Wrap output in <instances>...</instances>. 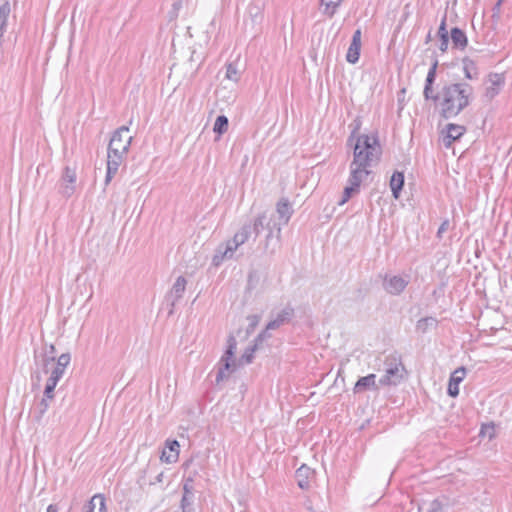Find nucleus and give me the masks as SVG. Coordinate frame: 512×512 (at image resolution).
I'll return each instance as SVG.
<instances>
[{"instance_id":"nucleus-1","label":"nucleus","mask_w":512,"mask_h":512,"mask_svg":"<svg viewBox=\"0 0 512 512\" xmlns=\"http://www.w3.org/2000/svg\"><path fill=\"white\" fill-rule=\"evenodd\" d=\"M380 155L381 146L377 136L363 134L357 138L350 165L349 185L344 188L338 205H344L353 194L359 192L361 182L370 174L369 168L378 162Z\"/></svg>"},{"instance_id":"nucleus-2","label":"nucleus","mask_w":512,"mask_h":512,"mask_svg":"<svg viewBox=\"0 0 512 512\" xmlns=\"http://www.w3.org/2000/svg\"><path fill=\"white\" fill-rule=\"evenodd\" d=\"M275 222L274 216L267 212L257 215L252 223L244 224L231 240L217 247L212 260L213 264L219 266L224 260L231 259L238 247L246 243L252 233L257 237L263 230L275 227Z\"/></svg>"},{"instance_id":"nucleus-3","label":"nucleus","mask_w":512,"mask_h":512,"mask_svg":"<svg viewBox=\"0 0 512 512\" xmlns=\"http://www.w3.org/2000/svg\"><path fill=\"white\" fill-rule=\"evenodd\" d=\"M473 93L467 83H452L442 87L440 91V114L443 118L456 117L470 103Z\"/></svg>"},{"instance_id":"nucleus-4","label":"nucleus","mask_w":512,"mask_h":512,"mask_svg":"<svg viewBox=\"0 0 512 512\" xmlns=\"http://www.w3.org/2000/svg\"><path fill=\"white\" fill-rule=\"evenodd\" d=\"M384 375L379 379L380 385H397L404 377L405 368L401 358L397 355H388L383 361Z\"/></svg>"},{"instance_id":"nucleus-5","label":"nucleus","mask_w":512,"mask_h":512,"mask_svg":"<svg viewBox=\"0 0 512 512\" xmlns=\"http://www.w3.org/2000/svg\"><path fill=\"white\" fill-rule=\"evenodd\" d=\"M237 341L233 335H230L227 339V349L224 355L221 357L219 362V369L216 375V383H220L224 379H227L229 373L234 371L236 368L233 356L236 350Z\"/></svg>"},{"instance_id":"nucleus-6","label":"nucleus","mask_w":512,"mask_h":512,"mask_svg":"<svg viewBox=\"0 0 512 512\" xmlns=\"http://www.w3.org/2000/svg\"><path fill=\"white\" fill-rule=\"evenodd\" d=\"M409 284L408 276L386 274L383 279L384 290L391 295H399Z\"/></svg>"},{"instance_id":"nucleus-7","label":"nucleus","mask_w":512,"mask_h":512,"mask_svg":"<svg viewBox=\"0 0 512 512\" xmlns=\"http://www.w3.org/2000/svg\"><path fill=\"white\" fill-rule=\"evenodd\" d=\"M186 284H187V281H186L185 277L179 276L176 279V281L173 284L170 291L167 293V295L165 297V301L168 304V306L170 307V309H169L170 315L173 314L174 308H175L176 304L179 302V300L183 298V295H184V292L186 289Z\"/></svg>"},{"instance_id":"nucleus-8","label":"nucleus","mask_w":512,"mask_h":512,"mask_svg":"<svg viewBox=\"0 0 512 512\" xmlns=\"http://www.w3.org/2000/svg\"><path fill=\"white\" fill-rule=\"evenodd\" d=\"M466 132V128L462 125L450 123L446 126V131H442L441 142L446 148H450L452 143Z\"/></svg>"},{"instance_id":"nucleus-9","label":"nucleus","mask_w":512,"mask_h":512,"mask_svg":"<svg viewBox=\"0 0 512 512\" xmlns=\"http://www.w3.org/2000/svg\"><path fill=\"white\" fill-rule=\"evenodd\" d=\"M133 137L129 135V128L121 126L112 135L109 145L129 150Z\"/></svg>"},{"instance_id":"nucleus-10","label":"nucleus","mask_w":512,"mask_h":512,"mask_svg":"<svg viewBox=\"0 0 512 512\" xmlns=\"http://www.w3.org/2000/svg\"><path fill=\"white\" fill-rule=\"evenodd\" d=\"M265 237L264 249L270 253H274L276 247L280 242L281 237V223L275 222V227L268 228Z\"/></svg>"},{"instance_id":"nucleus-11","label":"nucleus","mask_w":512,"mask_h":512,"mask_svg":"<svg viewBox=\"0 0 512 512\" xmlns=\"http://www.w3.org/2000/svg\"><path fill=\"white\" fill-rule=\"evenodd\" d=\"M360 48H361V30L357 29L353 36L351 44L348 48L346 59L349 63H356L359 60L360 55Z\"/></svg>"},{"instance_id":"nucleus-12","label":"nucleus","mask_w":512,"mask_h":512,"mask_svg":"<svg viewBox=\"0 0 512 512\" xmlns=\"http://www.w3.org/2000/svg\"><path fill=\"white\" fill-rule=\"evenodd\" d=\"M294 316V309L291 306H286L281 312H279L275 319L268 322L266 325L267 330L278 329L285 323H288Z\"/></svg>"},{"instance_id":"nucleus-13","label":"nucleus","mask_w":512,"mask_h":512,"mask_svg":"<svg viewBox=\"0 0 512 512\" xmlns=\"http://www.w3.org/2000/svg\"><path fill=\"white\" fill-rule=\"evenodd\" d=\"M490 86L486 88L485 96L492 100L496 95H498L500 88L505 83V78L502 74L493 73L489 75Z\"/></svg>"},{"instance_id":"nucleus-14","label":"nucleus","mask_w":512,"mask_h":512,"mask_svg":"<svg viewBox=\"0 0 512 512\" xmlns=\"http://www.w3.org/2000/svg\"><path fill=\"white\" fill-rule=\"evenodd\" d=\"M276 212L279 217L278 223H281V225H286L293 214V208L287 198H281L277 202Z\"/></svg>"},{"instance_id":"nucleus-15","label":"nucleus","mask_w":512,"mask_h":512,"mask_svg":"<svg viewBox=\"0 0 512 512\" xmlns=\"http://www.w3.org/2000/svg\"><path fill=\"white\" fill-rule=\"evenodd\" d=\"M466 375V369L464 367L457 368L450 377L448 384V394L451 397H456L459 394V384L463 381Z\"/></svg>"},{"instance_id":"nucleus-16","label":"nucleus","mask_w":512,"mask_h":512,"mask_svg":"<svg viewBox=\"0 0 512 512\" xmlns=\"http://www.w3.org/2000/svg\"><path fill=\"white\" fill-rule=\"evenodd\" d=\"M126 157L107 155V171L105 176V185H108L117 174L120 165Z\"/></svg>"},{"instance_id":"nucleus-17","label":"nucleus","mask_w":512,"mask_h":512,"mask_svg":"<svg viewBox=\"0 0 512 512\" xmlns=\"http://www.w3.org/2000/svg\"><path fill=\"white\" fill-rule=\"evenodd\" d=\"M179 443L177 440H167L166 448H168L169 452L163 450L160 460L166 463L176 462L179 455Z\"/></svg>"},{"instance_id":"nucleus-18","label":"nucleus","mask_w":512,"mask_h":512,"mask_svg":"<svg viewBox=\"0 0 512 512\" xmlns=\"http://www.w3.org/2000/svg\"><path fill=\"white\" fill-rule=\"evenodd\" d=\"M450 38L452 46L455 49L464 50L468 45V38L466 36V33L458 27H454L451 29Z\"/></svg>"},{"instance_id":"nucleus-19","label":"nucleus","mask_w":512,"mask_h":512,"mask_svg":"<svg viewBox=\"0 0 512 512\" xmlns=\"http://www.w3.org/2000/svg\"><path fill=\"white\" fill-rule=\"evenodd\" d=\"M313 474L314 471L306 465H302L300 468H298L295 474L298 486L301 489H308L310 486L309 479L313 476Z\"/></svg>"},{"instance_id":"nucleus-20","label":"nucleus","mask_w":512,"mask_h":512,"mask_svg":"<svg viewBox=\"0 0 512 512\" xmlns=\"http://www.w3.org/2000/svg\"><path fill=\"white\" fill-rule=\"evenodd\" d=\"M376 375L375 374H369L365 377H361L358 379L354 386V392L359 393L368 389H377L376 385Z\"/></svg>"},{"instance_id":"nucleus-21","label":"nucleus","mask_w":512,"mask_h":512,"mask_svg":"<svg viewBox=\"0 0 512 512\" xmlns=\"http://www.w3.org/2000/svg\"><path fill=\"white\" fill-rule=\"evenodd\" d=\"M403 186L404 174L402 172L395 171L390 179V188L395 199L400 197Z\"/></svg>"},{"instance_id":"nucleus-22","label":"nucleus","mask_w":512,"mask_h":512,"mask_svg":"<svg viewBox=\"0 0 512 512\" xmlns=\"http://www.w3.org/2000/svg\"><path fill=\"white\" fill-rule=\"evenodd\" d=\"M86 512H107L105 498L102 495H95L87 505Z\"/></svg>"},{"instance_id":"nucleus-23","label":"nucleus","mask_w":512,"mask_h":512,"mask_svg":"<svg viewBox=\"0 0 512 512\" xmlns=\"http://www.w3.org/2000/svg\"><path fill=\"white\" fill-rule=\"evenodd\" d=\"M51 400L52 399H46V397L43 396V398L39 401V403L36 404L34 411H33V415H34L35 420L38 423L42 420L43 416L47 412V410L50 406L49 401H51Z\"/></svg>"},{"instance_id":"nucleus-24","label":"nucleus","mask_w":512,"mask_h":512,"mask_svg":"<svg viewBox=\"0 0 512 512\" xmlns=\"http://www.w3.org/2000/svg\"><path fill=\"white\" fill-rule=\"evenodd\" d=\"M463 70L467 79H475L478 76L477 67L473 60L468 57L462 59Z\"/></svg>"},{"instance_id":"nucleus-25","label":"nucleus","mask_w":512,"mask_h":512,"mask_svg":"<svg viewBox=\"0 0 512 512\" xmlns=\"http://www.w3.org/2000/svg\"><path fill=\"white\" fill-rule=\"evenodd\" d=\"M34 360L37 366H40L42 371L47 374L50 370V366L54 365L55 361H52V356L50 355H38L37 352H34Z\"/></svg>"},{"instance_id":"nucleus-26","label":"nucleus","mask_w":512,"mask_h":512,"mask_svg":"<svg viewBox=\"0 0 512 512\" xmlns=\"http://www.w3.org/2000/svg\"><path fill=\"white\" fill-rule=\"evenodd\" d=\"M437 320L433 317H425L417 321L416 330L421 333H426L430 327H435Z\"/></svg>"},{"instance_id":"nucleus-27","label":"nucleus","mask_w":512,"mask_h":512,"mask_svg":"<svg viewBox=\"0 0 512 512\" xmlns=\"http://www.w3.org/2000/svg\"><path fill=\"white\" fill-rule=\"evenodd\" d=\"M228 126V118L225 115H219L215 120L213 131L219 135H222L227 131Z\"/></svg>"},{"instance_id":"nucleus-28","label":"nucleus","mask_w":512,"mask_h":512,"mask_svg":"<svg viewBox=\"0 0 512 512\" xmlns=\"http://www.w3.org/2000/svg\"><path fill=\"white\" fill-rule=\"evenodd\" d=\"M256 350H257V345H252V346L248 347L245 350V352L243 353V355L241 356V358L239 359V364L240 365L250 364L253 360L254 352Z\"/></svg>"},{"instance_id":"nucleus-29","label":"nucleus","mask_w":512,"mask_h":512,"mask_svg":"<svg viewBox=\"0 0 512 512\" xmlns=\"http://www.w3.org/2000/svg\"><path fill=\"white\" fill-rule=\"evenodd\" d=\"M226 78L237 82L240 79V72L238 71L237 67L233 63H229L226 66Z\"/></svg>"},{"instance_id":"nucleus-30","label":"nucleus","mask_w":512,"mask_h":512,"mask_svg":"<svg viewBox=\"0 0 512 512\" xmlns=\"http://www.w3.org/2000/svg\"><path fill=\"white\" fill-rule=\"evenodd\" d=\"M57 384L58 383L56 381H54V383H53L52 379H50V378L47 379L44 393H43V396H45L46 399H54V390H55V387L57 386Z\"/></svg>"},{"instance_id":"nucleus-31","label":"nucleus","mask_w":512,"mask_h":512,"mask_svg":"<svg viewBox=\"0 0 512 512\" xmlns=\"http://www.w3.org/2000/svg\"><path fill=\"white\" fill-rule=\"evenodd\" d=\"M247 320L249 321V325L246 329V336H249L254 332L255 328L259 324L260 316L259 315H249L247 317Z\"/></svg>"},{"instance_id":"nucleus-32","label":"nucleus","mask_w":512,"mask_h":512,"mask_svg":"<svg viewBox=\"0 0 512 512\" xmlns=\"http://www.w3.org/2000/svg\"><path fill=\"white\" fill-rule=\"evenodd\" d=\"M433 85L425 84L423 95L426 100H433L434 102L440 101V93L433 94Z\"/></svg>"},{"instance_id":"nucleus-33","label":"nucleus","mask_w":512,"mask_h":512,"mask_svg":"<svg viewBox=\"0 0 512 512\" xmlns=\"http://www.w3.org/2000/svg\"><path fill=\"white\" fill-rule=\"evenodd\" d=\"M248 13L251 16L253 22H259L263 18V15L261 13V9L259 6L250 5L248 7Z\"/></svg>"},{"instance_id":"nucleus-34","label":"nucleus","mask_w":512,"mask_h":512,"mask_svg":"<svg viewBox=\"0 0 512 512\" xmlns=\"http://www.w3.org/2000/svg\"><path fill=\"white\" fill-rule=\"evenodd\" d=\"M437 66H438V61L435 60L434 63L432 64V66L430 67L429 71H428V74H427V77H426V80H425V84H428V85H433L434 84L435 79H436Z\"/></svg>"},{"instance_id":"nucleus-35","label":"nucleus","mask_w":512,"mask_h":512,"mask_svg":"<svg viewBox=\"0 0 512 512\" xmlns=\"http://www.w3.org/2000/svg\"><path fill=\"white\" fill-rule=\"evenodd\" d=\"M63 181L69 184H73L76 181V173L73 169L66 167L64 169Z\"/></svg>"},{"instance_id":"nucleus-36","label":"nucleus","mask_w":512,"mask_h":512,"mask_svg":"<svg viewBox=\"0 0 512 512\" xmlns=\"http://www.w3.org/2000/svg\"><path fill=\"white\" fill-rule=\"evenodd\" d=\"M64 372H65V369L63 367L55 365L51 371L49 378L52 379L53 382L56 381L58 383L59 380L62 378Z\"/></svg>"},{"instance_id":"nucleus-37","label":"nucleus","mask_w":512,"mask_h":512,"mask_svg":"<svg viewBox=\"0 0 512 512\" xmlns=\"http://www.w3.org/2000/svg\"><path fill=\"white\" fill-rule=\"evenodd\" d=\"M129 150H126V149H121L119 147H112L111 145H108V151H107V155H112V156H122V157H126L127 156V153H128Z\"/></svg>"},{"instance_id":"nucleus-38","label":"nucleus","mask_w":512,"mask_h":512,"mask_svg":"<svg viewBox=\"0 0 512 512\" xmlns=\"http://www.w3.org/2000/svg\"><path fill=\"white\" fill-rule=\"evenodd\" d=\"M71 361V355L70 353H63L57 358V362L55 365H58L60 367H63L66 369V367L70 364Z\"/></svg>"},{"instance_id":"nucleus-39","label":"nucleus","mask_w":512,"mask_h":512,"mask_svg":"<svg viewBox=\"0 0 512 512\" xmlns=\"http://www.w3.org/2000/svg\"><path fill=\"white\" fill-rule=\"evenodd\" d=\"M437 34H438L439 39H442L443 37L450 38V34L448 33V31L446 29V15L443 17V19L440 23Z\"/></svg>"},{"instance_id":"nucleus-40","label":"nucleus","mask_w":512,"mask_h":512,"mask_svg":"<svg viewBox=\"0 0 512 512\" xmlns=\"http://www.w3.org/2000/svg\"><path fill=\"white\" fill-rule=\"evenodd\" d=\"M193 497L194 496L183 494L182 500H181V508H182L183 512H188L187 509L191 507V505L193 503Z\"/></svg>"},{"instance_id":"nucleus-41","label":"nucleus","mask_w":512,"mask_h":512,"mask_svg":"<svg viewBox=\"0 0 512 512\" xmlns=\"http://www.w3.org/2000/svg\"><path fill=\"white\" fill-rule=\"evenodd\" d=\"M183 494L194 496L193 495V480H192V478H188L185 480L184 485H183Z\"/></svg>"},{"instance_id":"nucleus-42","label":"nucleus","mask_w":512,"mask_h":512,"mask_svg":"<svg viewBox=\"0 0 512 512\" xmlns=\"http://www.w3.org/2000/svg\"><path fill=\"white\" fill-rule=\"evenodd\" d=\"M268 331L267 328L262 331L256 338H255V341H254V344L253 345H257V349L259 348V346L262 344V342L269 338L270 335L268 334Z\"/></svg>"},{"instance_id":"nucleus-43","label":"nucleus","mask_w":512,"mask_h":512,"mask_svg":"<svg viewBox=\"0 0 512 512\" xmlns=\"http://www.w3.org/2000/svg\"><path fill=\"white\" fill-rule=\"evenodd\" d=\"M268 331L267 328L262 331L256 338H255V341H254V344L253 345H257V349L259 348V346L262 344V342L269 338L270 335L268 334Z\"/></svg>"},{"instance_id":"nucleus-44","label":"nucleus","mask_w":512,"mask_h":512,"mask_svg":"<svg viewBox=\"0 0 512 512\" xmlns=\"http://www.w3.org/2000/svg\"><path fill=\"white\" fill-rule=\"evenodd\" d=\"M268 331L267 328L262 331L256 338H255V341H254V344L253 345H257V349L259 348V346L262 344V342L269 338L270 335L268 334Z\"/></svg>"},{"instance_id":"nucleus-45","label":"nucleus","mask_w":512,"mask_h":512,"mask_svg":"<svg viewBox=\"0 0 512 512\" xmlns=\"http://www.w3.org/2000/svg\"><path fill=\"white\" fill-rule=\"evenodd\" d=\"M339 2H340V0H338V1L322 2V4L325 5L326 10L331 9V11L329 12V16H333L334 15L336 8L339 6Z\"/></svg>"},{"instance_id":"nucleus-46","label":"nucleus","mask_w":512,"mask_h":512,"mask_svg":"<svg viewBox=\"0 0 512 512\" xmlns=\"http://www.w3.org/2000/svg\"><path fill=\"white\" fill-rule=\"evenodd\" d=\"M449 226H450V222H449V220H448V219L444 220V221L441 223V225H440V227L438 228V231H437V237H438L439 239H441V238H442L443 233H445V232L449 229Z\"/></svg>"},{"instance_id":"nucleus-47","label":"nucleus","mask_w":512,"mask_h":512,"mask_svg":"<svg viewBox=\"0 0 512 512\" xmlns=\"http://www.w3.org/2000/svg\"><path fill=\"white\" fill-rule=\"evenodd\" d=\"M55 353H56V348L53 344L49 345V346H46L45 348V351L43 353H41L40 355H50L52 356V361H55Z\"/></svg>"},{"instance_id":"nucleus-48","label":"nucleus","mask_w":512,"mask_h":512,"mask_svg":"<svg viewBox=\"0 0 512 512\" xmlns=\"http://www.w3.org/2000/svg\"><path fill=\"white\" fill-rule=\"evenodd\" d=\"M427 512H443L442 511V506L440 504L439 501L437 500H434L431 504H430V507L428 509Z\"/></svg>"},{"instance_id":"nucleus-49","label":"nucleus","mask_w":512,"mask_h":512,"mask_svg":"<svg viewBox=\"0 0 512 512\" xmlns=\"http://www.w3.org/2000/svg\"><path fill=\"white\" fill-rule=\"evenodd\" d=\"M448 45H449V38H442L440 39V46H439V49L441 52H446L447 49H448Z\"/></svg>"},{"instance_id":"nucleus-50","label":"nucleus","mask_w":512,"mask_h":512,"mask_svg":"<svg viewBox=\"0 0 512 512\" xmlns=\"http://www.w3.org/2000/svg\"><path fill=\"white\" fill-rule=\"evenodd\" d=\"M163 481V472H159L156 476L154 481H151L150 484L154 485L156 483H161Z\"/></svg>"},{"instance_id":"nucleus-51","label":"nucleus","mask_w":512,"mask_h":512,"mask_svg":"<svg viewBox=\"0 0 512 512\" xmlns=\"http://www.w3.org/2000/svg\"><path fill=\"white\" fill-rule=\"evenodd\" d=\"M73 191H74V188L72 186L66 185L63 190V194L66 196H70L73 193Z\"/></svg>"},{"instance_id":"nucleus-52","label":"nucleus","mask_w":512,"mask_h":512,"mask_svg":"<svg viewBox=\"0 0 512 512\" xmlns=\"http://www.w3.org/2000/svg\"><path fill=\"white\" fill-rule=\"evenodd\" d=\"M47 512H58V506L56 504H50L47 507Z\"/></svg>"},{"instance_id":"nucleus-53","label":"nucleus","mask_w":512,"mask_h":512,"mask_svg":"<svg viewBox=\"0 0 512 512\" xmlns=\"http://www.w3.org/2000/svg\"><path fill=\"white\" fill-rule=\"evenodd\" d=\"M430 40H431V32H429L426 37V43H428Z\"/></svg>"},{"instance_id":"nucleus-54","label":"nucleus","mask_w":512,"mask_h":512,"mask_svg":"<svg viewBox=\"0 0 512 512\" xmlns=\"http://www.w3.org/2000/svg\"><path fill=\"white\" fill-rule=\"evenodd\" d=\"M35 375H36L37 381L39 382L41 380V376H40L39 372H35Z\"/></svg>"},{"instance_id":"nucleus-55","label":"nucleus","mask_w":512,"mask_h":512,"mask_svg":"<svg viewBox=\"0 0 512 512\" xmlns=\"http://www.w3.org/2000/svg\"><path fill=\"white\" fill-rule=\"evenodd\" d=\"M500 5H501V0H498V2L495 5V9H499Z\"/></svg>"},{"instance_id":"nucleus-56","label":"nucleus","mask_w":512,"mask_h":512,"mask_svg":"<svg viewBox=\"0 0 512 512\" xmlns=\"http://www.w3.org/2000/svg\"><path fill=\"white\" fill-rule=\"evenodd\" d=\"M252 277H253V273H250L249 274V279H248L249 283L252 281Z\"/></svg>"}]
</instances>
